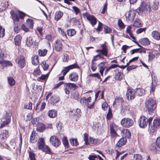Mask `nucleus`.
I'll list each match as a JSON object with an SVG mask.
<instances>
[{"label": "nucleus", "instance_id": "864d4df0", "mask_svg": "<svg viewBox=\"0 0 160 160\" xmlns=\"http://www.w3.org/2000/svg\"><path fill=\"white\" fill-rule=\"evenodd\" d=\"M129 109L126 106L122 105L121 108V112L122 113L125 112Z\"/></svg>", "mask_w": 160, "mask_h": 160}, {"label": "nucleus", "instance_id": "774afa93", "mask_svg": "<svg viewBox=\"0 0 160 160\" xmlns=\"http://www.w3.org/2000/svg\"><path fill=\"white\" fill-rule=\"evenodd\" d=\"M141 156L139 154H135L134 156L133 160H141Z\"/></svg>", "mask_w": 160, "mask_h": 160}, {"label": "nucleus", "instance_id": "ea45409f", "mask_svg": "<svg viewBox=\"0 0 160 160\" xmlns=\"http://www.w3.org/2000/svg\"><path fill=\"white\" fill-rule=\"evenodd\" d=\"M41 150L49 154H51L52 153L49 147L48 146L46 145L44 146L43 148V149H42Z\"/></svg>", "mask_w": 160, "mask_h": 160}, {"label": "nucleus", "instance_id": "0e129e2a", "mask_svg": "<svg viewBox=\"0 0 160 160\" xmlns=\"http://www.w3.org/2000/svg\"><path fill=\"white\" fill-rule=\"evenodd\" d=\"M111 28L105 25L104 27V31L105 33H109L111 31Z\"/></svg>", "mask_w": 160, "mask_h": 160}, {"label": "nucleus", "instance_id": "6e6552de", "mask_svg": "<svg viewBox=\"0 0 160 160\" xmlns=\"http://www.w3.org/2000/svg\"><path fill=\"white\" fill-rule=\"evenodd\" d=\"M136 14L135 10L131 9L125 14V17L127 21L132 22L134 19Z\"/></svg>", "mask_w": 160, "mask_h": 160}, {"label": "nucleus", "instance_id": "79ce46f5", "mask_svg": "<svg viewBox=\"0 0 160 160\" xmlns=\"http://www.w3.org/2000/svg\"><path fill=\"white\" fill-rule=\"evenodd\" d=\"M71 89L69 87L67 83H65L64 85V91L65 93L69 95Z\"/></svg>", "mask_w": 160, "mask_h": 160}, {"label": "nucleus", "instance_id": "2f4dec72", "mask_svg": "<svg viewBox=\"0 0 160 160\" xmlns=\"http://www.w3.org/2000/svg\"><path fill=\"white\" fill-rule=\"evenodd\" d=\"M0 64L1 66L3 67H6L7 66H12V64L9 61H7L3 60L0 61Z\"/></svg>", "mask_w": 160, "mask_h": 160}, {"label": "nucleus", "instance_id": "ddd939ff", "mask_svg": "<svg viewBox=\"0 0 160 160\" xmlns=\"http://www.w3.org/2000/svg\"><path fill=\"white\" fill-rule=\"evenodd\" d=\"M84 16L90 22L92 26L96 24L97 22L96 18L93 16L90 15L88 13H84Z\"/></svg>", "mask_w": 160, "mask_h": 160}, {"label": "nucleus", "instance_id": "39448f33", "mask_svg": "<svg viewBox=\"0 0 160 160\" xmlns=\"http://www.w3.org/2000/svg\"><path fill=\"white\" fill-rule=\"evenodd\" d=\"M121 124L123 127L129 128L133 125L134 122L133 120L131 119L124 118L121 120Z\"/></svg>", "mask_w": 160, "mask_h": 160}, {"label": "nucleus", "instance_id": "603ef678", "mask_svg": "<svg viewBox=\"0 0 160 160\" xmlns=\"http://www.w3.org/2000/svg\"><path fill=\"white\" fill-rule=\"evenodd\" d=\"M36 141L34 133H32L30 138V142L32 143H34Z\"/></svg>", "mask_w": 160, "mask_h": 160}, {"label": "nucleus", "instance_id": "680f3d73", "mask_svg": "<svg viewBox=\"0 0 160 160\" xmlns=\"http://www.w3.org/2000/svg\"><path fill=\"white\" fill-rule=\"evenodd\" d=\"M41 64L42 67H43V68L44 70H46L48 69L49 65L48 64L46 63L45 62H43Z\"/></svg>", "mask_w": 160, "mask_h": 160}, {"label": "nucleus", "instance_id": "473e14b6", "mask_svg": "<svg viewBox=\"0 0 160 160\" xmlns=\"http://www.w3.org/2000/svg\"><path fill=\"white\" fill-rule=\"evenodd\" d=\"M57 112L55 110H50L48 113V116L51 118H54L56 117L57 116Z\"/></svg>", "mask_w": 160, "mask_h": 160}, {"label": "nucleus", "instance_id": "412c9836", "mask_svg": "<svg viewBox=\"0 0 160 160\" xmlns=\"http://www.w3.org/2000/svg\"><path fill=\"white\" fill-rule=\"evenodd\" d=\"M127 99L128 100H131L133 99L135 97V92L131 89H128L127 90L126 93Z\"/></svg>", "mask_w": 160, "mask_h": 160}, {"label": "nucleus", "instance_id": "b1692460", "mask_svg": "<svg viewBox=\"0 0 160 160\" xmlns=\"http://www.w3.org/2000/svg\"><path fill=\"white\" fill-rule=\"evenodd\" d=\"M78 74L75 72H72L69 74V78L72 81L76 82L78 79Z\"/></svg>", "mask_w": 160, "mask_h": 160}, {"label": "nucleus", "instance_id": "6ab92c4d", "mask_svg": "<svg viewBox=\"0 0 160 160\" xmlns=\"http://www.w3.org/2000/svg\"><path fill=\"white\" fill-rule=\"evenodd\" d=\"M45 145L44 138H39L37 142V146L38 149L41 150L42 149H43V148Z\"/></svg>", "mask_w": 160, "mask_h": 160}, {"label": "nucleus", "instance_id": "c9c22d12", "mask_svg": "<svg viewBox=\"0 0 160 160\" xmlns=\"http://www.w3.org/2000/svg\"><path fill=\"white\" fill-rule=\"evenodd\" d=\"M124 100L123 98L121 97H118L115 99L113 104L116 105H119L123 102Z\"/></svg>", "mask_w": 160, "mask_h": 160}, {"label": "nucleus", "instance_id": "f3484780", "mask_svg": "<svg viewBox=\"0 0 160 160\" xmlns=\"http://www.w3.org/2000/svg\"><path fill=\"white\" fill-rule=\"evenodd\" d=\"M98 68L101 75L103 76V72L106 67V62H102L98 65Z\"/></svg>", "mask_w": 160, "mask_h": 160}, {"label": "nucleus", "instance_id": "4be33fe9", "mask_svg": "<svg viewBox=\"0 0 160 160\" xmlns=\"http://www.w3.org/2000/svg\"><path fill=\"white\" fill-rule=\"evenodd\" d=\"M121 134L123 137L127 139L131 138V133L130 131L127 129H124L121 131Z\"/></svg>", "mask_w": 160, "mask_h": 160}, {"label": "nucleus", "instance_id": "f257e3e1", "mask_svg": "<svg viewBox=\"0 0 160 160\" xmlns=\"http://www.w3.org/2000/svg\"><path fill=\"white\" fill-rule=\"evenodd\" d=\"M156 106V100L152 98H149L146 100L145 107L149 114L152 115L155 113Z\"/></svg>", "mask_w": 160, "mask_h": 160}, {"label": "nucleus", "instance_id": "bb28decb", "mask_svg": "<svg viewBox=\"0 0 160 160\" xmlns=\"http://www.w3.org/2000/svg\"><path fill=\"white\" fill-rule=\"evenodd\" d=\"M127 141L126 138L122 137L121 138L118 142L116 144L117 147H121L122 146L125 145Z\"/></svg>", "mask_w": 160, "mask_h": 160}, {"label": "nucleus", "instance_id": "e433bc0d", "mask_svg": "<svg viewBox=\"0 0 160 160\" xmlns=\"http://www.w3.org/2000/svg\"><path fill=\"white\" fill-rule=\"evenodd\" d=\"M104 59V58L103 55L98 54L93 57L92 61L95 62V61H97L100 59L103 60Z\"/></svg>", "mask_w": 160, "mask_h": 160}, {"label": "nucleus", "instance_id": "a18cd8bd", "mask_svg": "<svg viewBox=\"0 0 160 160\" xmlns=\"http://www.w3.org/2000/svg\"><path fill=\"white\" fill-rule=\"evenodd\" d=\"M47 52V50L46 49L43 50L40 49L38 50V53L41 56H44L46 55Z\"/></svg>", "mask_w": 160, "mask_h": 160}, {"label": "nucleus", "instance_id": "20e7f679", "mask_svg": "<svg viewBox=\"0 0 160 160\" xmlns=\"http://www.w3.org/2000/svg\"><path fill=\"white\" fill-rule=\"evenodd\" d=\"M11 113L9 110L6 112L3 115L2 121V123L1 124L0 128H2L5 125L8 124L11 121Z\"/></svg>", "mask_w": 160, "mask_h": 160}, {"label": "nucleus", "instance_id": "338daca9", "mask_svg": "<svg viewBox=\"0 0 160 160\" xmlns=\"http://www.w3.org/2000/svg\"><path fill=\"white\" fill-rule=\"evenodd\" d=\"M62 142L65 146L66 147H67L68 146V142L66 137H64L62 139Z\"/></svg>", "mask_w": 160, "mask_h": 160}, {"label": "nucleus", "instance_id": "2eb2a0df", "mask_svg": "<svg viewBox=\"0 0 160 160\" xmlns=\"http://www.w3.org/2000/svg\"><path fill=\"white\" fill-rule=\"evenodd\" d=\"M75 68H79V67L76 64H73L69 65L68 67L64 68L63 69L62 71V73L63 75L65 76L70 70Z\"/></svg>", "mask_w": 160, "mask_h": 160}, {"label": "nucleus", "instance_id": "4c0bfd02", "mask_svg": "<svg viewBox=\"0 0 160 160\" xmlns=\"http://www.w3.org/2000/svg\"><path fill=\"white\" fill-rule=\"evenodd\" d=\"M136 94L139 96H142L144 94L145 91L142 88H138L136 89Z\"/></svg>", "mask_w": 160, "mask_h": 160}, {"label": "nucleus", "instance_id": "c85d7f7f", "mask_svg": "<svg viewBox=\"0 0 160 160\" xmlns=\"http://www.w3.org/2000/svg\"><path fill=\"white\" fill-rule=\"evenodd\" d=\"M22 37L20 35H18L14 38V41L16 45L19 46L20 45Z\"/></svg>", "mask_w": 160, "mask_h": 160}, {"label": "nucleus", "instance_id": "37998d69", "mask_svg": "<svg viewBox=\"0 0 160 160\" xmlns=\"http://www.w3.org/2000/svg\"><path fill=\"white\" fill-rule=\"evenodd\" d=\"M118 67V65L114 64L111 65L108 68L106 69L105 71V74H106L111 69L115 68L117 67Z\"/></svg>", "mask_w": 160, "mask_h": 160}, {"label": "nucleus", "instance_id": "9b49d317", "mask_svg": "<svg viewBox=\"0 0 160 160\" xmlns=\"http://www.w3.org/2000/svg\"><path fill=\"white\" fill-rule=\"evenodd\" d=\"M50 141L52 145L56 147H59L61 144L60 140L54 135L51 137Z\"/></svg>", "mask_w": 160, "mask_h": 160}, {"label": "nucleus", "instance_id": "69168bd1", "mask_svg": "<svg viewBox=\"0 0 160 160\" xmlns=\"http://www.w3.org/2000/svg\"><path fill=\"white\" fill-rule=\"evenodd\" d=\"M118 25L120 28H125V26L124 23L121 19H119L118 22Z\"/></svg>", "mask_w": 160, "mask_h": 160}, {"label": "nucleus", "instance_id": "7c9ffc66", "mask_svg": "<svg viewBox=\"0 0 160 160\" xmlns=\"http://www.w3.org/2000/svg\"><path fill=\"white\" fill-rule=\"evenodd\" d=\"M152 37L157 40H160V33L157 31H153L152 33Z\"/></svg>", "mask_w": 160, "mask_h": 160}, {"label": "nucleus", "instance_id": "393cba45", "mask_svg": "<svg viewBox=\"0 0 160 160\" xmlns=\"http://www.w3.org/2000/svg\"><path fill=\"white\" fill-rule=\"evenodd\" d=\"M8 132L6 130L0 131V141H2L8 136Z\"/></svg>", "mask_w": 160, "mask_h": 160}, {"label": "nucleus", "instance_id": "7ed1b4c3", "mask_svg": "<svg viewBox=\"0 0 160 160\" xmlns=\"http://www.w3.org/2000/svg\"><path fill=\"white\" fill-rule=\"evenodd\" d=\"M152 119V117H150L148 119L147 118L144 116H141L138 120L139 126L141 128H145L148 124L149 128L150 124L151 123Z\"/></svg>", "mask_w": 160, "mask_h": 160}, {"label": "nucleus", "instance_id": "aec40b11", "mask_svg": "<svg viewBox=\"0 0 160 160\" xmlns=\"http://www.w3.org/2000/svg\"><path fill=\"white\" fill-rule=\"evenodd\" d=\"M62 42L60 40H57L54 44V48L58 52L61 51L62 49Z\"/></svg>", "mask_w": 160, "mask_h": 160}, {"label": "nucleus", "instance_id": "f8f14e48", "mask_svg": "<svg viewBox=\"0 0 160 160\" xmlns=\"http://www.w3.org/2000/svg\"><path fill=\"white\" fill-rule=\"evenodd\" d=\"M15 61L18 63L19 66L21 68H23L26 64L24 57L20 56L18 57L15 60Z\"/></svg>", "mask_w": 160, "mask_h": 160}, {"label": "nucleus", "instance_id": "4d7b16f0", "mask_svg": "<svg viewBox=\"0 0 160 160\" xmlns=\"http://www.w3.org/2000/svg\"><path fill=\"white\" fill-rule=\"evenodd\" d=\"M5 30L0 25V38H2L4 36Z\"/></svg>", "mask_w": 160, "mask_h": 160}, {"label": "nucleus", "instance_id": "cd10ccee", "mask_svg": "<svg viewBox=\"0 0 160 160\" xmlns=\"http://www.w3.org/2000/svg\"><path fill=\"white\" fill-rule=\"evenodd\" d=\"M45 127L44 125L42 122H38L37 125L36 129L39 132H43L45 129Z\"/></svg>", "mask_w": 160, "mask_h": 160}, {"label": "nucleus", "instance_id": "f704fd0d", "mask_svg": "<svg viewBox=\"0 0 160 160\" xmlns=\"http://www.w3.org/2000/svg\"><path fill=\"white\" fill-rule=\"evenodd\" d=\"M32 64L35 65H38L39 63V60L37 56H33L32 58Z\"/></svg>", "mask_w": 160, "mask_h": 160}, {"label": "nucleus", "instance_id": "72a5a7b5", "mask_svg": "<svg viewBox=\"0 0 160 160\" xmlns=\"http://www.w3.org/2000/svg\"><path fill=\"white\" fill-rule=\"evenodd\" d=\"M142 25V23L140 20L138 18H136L134 22L133 26L139 28L141 27Z\"/></svg>", "mask_w": 160, "mask_h": 160}, {"label": "nucleus", "instance_id": "09e8293b", "mask_svg": "<svg viewBox=\"0 0 160 160\" xmlns=\"http://www.w3.org/2000/svg\"><path fill=\"white\" fill-rule=\"evenodd\" d=\"M70 141L72 145L77 146L78 144L77 139H76L71 138L70 139Z\"/></svg>", "mask_w": 160, "mask_h": 160}, {"label": "nucleus", "instance_id": "0eeeda50", "mask_svg": "<svg viewBox=\"0 0 160 160\" xmlns=\"http://www.w3.org/2000/svg\"><path fill=\"white\" fill-rule=\"evenodd\" d=\"M160 127V119L158 118H156L153 121L152 124H150V132L153 133L156 130L157 128Z\"/></svg>", "mask_w": 160, "mask_h": 160}, {"label": "nucleus", "instance_id": "3c124183", "mask_svg": "<svg viewBox=\"0 0 160 160\" xmlns=\"http://www.w3.org/2000/svg\"><path fill=\"white\" fill-rule=\"evenodd\" d=\"M156 144L152 143L150 147V150L152 151L153 152H156L157 151V148L156 146Z\"/></svg>", "mask_w": 160, "mask_h": 160}, {"label": "nucleus", "instance_id": "f03ea898", "mask_svg": "<svg viewBox=\"0 0 160 160\" xmlns=\"http://www.w3.org/2000/svg\"><path fill=\"white\" fill-rule=\"evenodd\" d=\"M150 4L149 2H143L141 4L139 8L137 9V12L138 14L141 13H147L151 11Z\"/></svg>", "mask_w": 160, "mask_h": 160}, {"label": "nucleus", "instance_id": "c03bdc74", "mask_svg": "<svg viewBox=\"0 0 160 160\" xmlns=\"http://www.w3.org/2000/svg\"><path fill=\"white\" fill-rule=\"evenodd\" d=\"M67 31L68 35L70 36H72L76 33V31L73 29L67 30Z\"/></svg>", "mask_w": 160, "mask_h": 160}, {"label": "nucleus", "instance_id": "a211bd4d", "mask_svg": "<svg viewBox=\"0 0 160 160\" xmlns=\"http://www.w3.org/2000/svg\"><path fill=\"white\" fill-rule=\"evenodd\" d=\"M81 110L78 108L73 109L70 112L71 115L75 116L77 118H79L81 116Z\"/></svg>", "mask_w": 160, "mask_h": 160}, {"label": "nucleus", "instance_id": "de8ad7c7", "mask_svg": "<svg viewBox=\"0 0 160 160\" xmlns=\"http://www.w3.org/2000/svg\"><path fill=\"white\" fill-rule=\"evenodd\" d=\"M27 24L28 26L31 28H32L33 26V22L32 20L29 19L27 21Z\"/></svg>", "mask_w": 160, "mask_h": 160}, {"label": "nucleus", "instance_id": "052dcab7", "mask_svg": "<svg viewBox=\"0 0 160 160\" xmlns=\"http://www.w3.org/2000/svg\"><path fill=\"white\" fill-rule=\"evenodd\" d=\"M67 84L71 89H72L73 90H75L77 88V86L75 84L70 83H67Z\"/></svg>", "mask_w": 160, "mask_h": 160}, {"label": "nucleus", "instance_id": "dca6fc26", "mask_svg": "<svg viewBox=\"0 0 160 160\" xmlns=\"http://www.w3.org/2000/svg\"><path fill=\"white\" fill-rule=\"evenodd\" d=\"M51 93H48L46 97V99L48 100L50 98L51 102L52 104L58 102L59 101V97L55 95H53L51 97Z\"/></svg>", "mask_w": 160, "mask_h": 160}, {"label": "nucleus", "instance_id": "bf43d9fd", "mask_svg": "<svg viewBox=\"0 0 160 160\" xmlns=\"http://www.w3.org/2000/svg\"><path fill=\"white\" fill-rule=\"evenodd\" d=\"M91 68L93 71H95L96 70L97 68L96 66V63L95 62L93 61H92Z\"/></svg>", "mask_w": 160, "mask_h": 160}, {"label": "nucleus", "instance_id": "13d9d810", "mask_svg": "<svg viewBox=\"0 0 160 160\" xmlns=\"http://www.w3.org/2000/svg\"><path fill=\"white\" fill-rule=\"evenodd\" d=\"M141 43L143 45H147L149 44L148 40L147 38H144L140 40Z\"/></svg>", "mask_w": 160, "mask_h": 160}, {"label": "nucleus", "instance_id": "49530a36", "mask_svg": "<svg viewBox=\"0 0 160 160\" xmlns=\"http://www.w3.org/2000/svg\"><path fill=\"white\" fill-rule=\"evenodd\" d=\"M159 6V2L158 1H154L153 2L152 8L154 10H157L158 9Z\"/></svg>", "mask_w": 160, "mask_h": 160}, {"label": "nucleus", "instance_id": "5701e85b", "mask_svg": "<svg viewBox=\"0 0 160 160\" xmlns=\"http://www.w3.org/2000/svg\"><path fill=\"white\" fill-rule=\"evenodd\" d=\"M102 49H101V53L102 55L107 56L108 52V49L107 46L105 43L101 45Z\"/></svg>", "mask_w": 160, "mask_h": 160}, {"label": "nucleus", "instance_id": "423d86ee", "mask_svg": "<svg viewBox=\"0 0 160 160\" xmlns=\"http://www.w3.org/2000/svg\"><path fill=\"white\" fill-rule=\"evenodd\" d=\"M118 126L114 123H112L110 126V133L111 138L114 140L118 135L116 132Z\"/></svg>", "mask_w": 160, "mask_h": 160}, {"label": "nucleus", "instance_id": "6e6d98bb", "mask_svg": "<svg viewBox=\"0 0 160 160\" xmlns=\"http://www.w3.org/2000/svg\"><path fill=\"white\" fill-rule=\"evenodd\" d=\"M16 145L18 147V148L20 149H21L22 144V138L20 136L19 140L18 142H16Z\"/></svg>", "mask_w": 160, "mask_h": 160}, {"label": "nucleus", "instance_id": "e2e57ef3", "mask_svg": "<svg viewBox=\"0 0 160 160\" xmlns=\"http://www.w3.org/2000/svg\"><path fill=\"white\" fill-rule=\"evenodd\" d=\"M29 157L31 160H36L34 153L32 152H29Z\"/></svg>", "mask_w": 160, "mask_h": 160}, {"label": "nucleus", "instance_id": "58836bf2", "mask_svg": "<svg viewBox=\"0 0 160 160\" xmlns=\"http://www.w3.org/2000/svg\"><path fill=\"white\" fill-rule=\"evenodd\" d=\"M8 82L9 85L10 86L14 85L15 83V82L13 78L11 77H8L7 78Z\"/></svg>", "mask_w": 160, "mask_h": 160}, {"label": "nucleus", "instance_id": "a878e982", "mask_svg": "<svg viewBox=\"0 0 160 160\" xmlns=\"http://www.w3.org/2000/svg\"><path fill=\"white\" fill-rule=\"evenodd\" d=\"M34 38L35 37H29L27 38L26 41V44L27 46L29 47L33 45L34 42Z\"/></svg>", "mask_w": 160, "mask_h": 160}, {"label": "nucleus", "instance_id": "8fccbe9b", "mask_svg": "<svg viewBox=\"0 0 160 160\" xmlns=\"http://www.w3.org/2000/svg\"><path fill=\"white\" fill-rule=\"evenodd\" d=\"M58 30L60 34L63 36L64 38H67V36L65 32L62 30L61 28H58Z\"/></svg>", "mask_w": 160, "mask_h": 160}, {"label": "nucleus", "instance_id": "1a4fd4ad", "mask_svg": "<svg viewBox=\"0 0 160 160\" xmlns=\"http://www.w3.org/2000/svg\"><path fill=\"white\" fill-rule=\"evenodd\" d=\"M84 141L86 145L90 144H95L97 143L98 140L97 139L92 138L91 137L88 138V135L86 133L84 134Z\"/></svg>", "mask_w": 160, "mask_h": 160}, {"label": "nucleus", "instance_id": "4468645a", "mask_svg": "<svg viewBox=\"0 0 160 160\" xmlns=\"http://www.w3.org/2000/svg\"><path fill=\"white\" fill-rule=\"evenodd\" d=\"M114 72V78L116 80L120 81L124 78L123 73L120 71L119 69H116Z\"/></svg>", "mask_w": 160, "mask_h": 160}, {"label": "nucleus", "instance_id": "9d476101", "mask_svg": "<svg viewBox=\"0 0 160 160\" xmlns=\"http://www.w3.org/2000/svg\"><path fill=\"white\" fill-rule=\"evenodd\" d=\"M91 100V97H89L88 98L84 97L82 98L81 101L84 103L85 105L87 106L88 108L91 109L93 108L94 104V102H92Z\"/></svg>", "mask_w": 160, "mask_h": 160}, {"label": "nucleus", "instance_id": "a19ab883", "mask_svg": "<svg viewBox=\"0 0 160 160\" xmlns=\"http://www.w3.org/2000/svg\"><path fill=\"white\" fill-rule=\"evenodd\" d=\"M11 14L14 23H15V22H18L19 21V18L17 13L12 12Z\"/></svg>", "mask_w": 160, "mask_h": 160}, {"label": "nucleus", "instance_id": "5fc2aeb1", "mask_svg": "<svg viewBox=\"0 0 160 160\" xmlns=\"http://www.w3.org/2000/svg\"><path fill=\"white\" fill-rule=\"evenodd\" d=\"M155 57L154 54L152 52H149L148 54V61H152Z\"/></svg>", "mask_w": 160, "mask_h": 160}, {"label": "nucleus", "instance_id": "c756f323", "mask_svg": "<svg viewBox=\"0 0 160 160\" xmlns=\"http://www.w3.org/2000/svg\"><path fill=\"white\" fill-rule=\"evenodd\" d=\"M63 15L62 12L59 10L57 11L55 16V19L57 21L59 20L62 17Z\"/></svg>", "mask_w": 160, "mask_h": 160}]
</instances>
